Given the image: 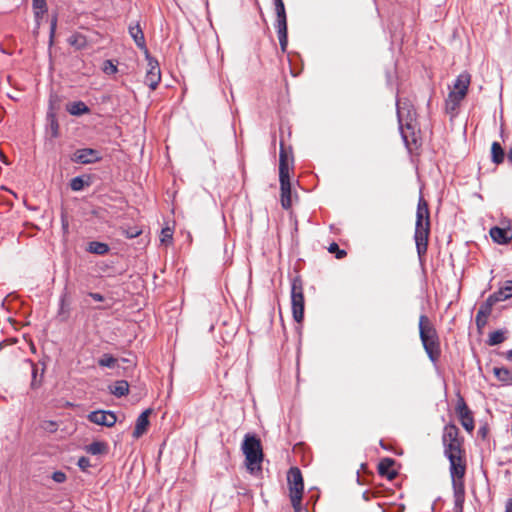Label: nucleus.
Masks as SVG:
<instances>
[{"instance_id":"obj_1","label":"nucleus","mask_w":512,"mask_h":512,"mask_svg":"<svg viewBox=\"0 0 512 512\" xmlns=\"http://www.w3.org/2000/svg\"><path fill=\"white\" fill-rule=\"evenodd\" d=\"M430 234V212L427 201L420 196L416 210L414 240L418 257L421 259L427 252Z\"/></svg>"},{"instance_id":"obj_2","label":"nucleus","mask_w":512,"mask_h":512,"mask_svg":"<svg viewBox=\"0 0 512 512\" xmlns=\"http://www.w3.org/2000/svg\"><path fill=\"white\" fill-rule=\"evenodd\" d=\"M471 82V75L464 71L460 73L453 84V89L450 90L447 99L445 100V107L447 113L456 111L461 101L466 97L469 85Z\"/></svg>"},{"instance_id":"obj_3","label":"nucleus","mask_w":512,"mask_h":512,"mask_svg":"<svg viewBox=\"0 0 512 512\" xmlns=\"http://www.w3.org/2000/svg\"><path fill=\"white\" fill-rule=\"evenodd\" d=\"M396 112L399 124V130L401 132L402 139L406 146L409 145L408 135L404 131V127L407 130H412V134L414 135V126L413 121L415 120L416 111L411 104L410 100L407 98L397 99L396 100Z\"/></svg>"},{"instance_id":"obj_4","label":"nucleus","mask_w":512,"mask_h":512,"mask_svg":"<svg viewBox=\"0 0 512 512\" xmlns=\"http://www.w3.org/2000/svg\"><path fill=\"white\" fill-rule=\"evenodd\" d=\"M242 451L245 455V462L248 470L254 471V465H259L263 460V451L260 439L251 433L244 436L242 442ZM260 469V466H258Z\"/></svg>"},{"instance_id":"obj_5","label":"nucleus","mask_w":512,"mask_h":512,"mask_svg":"<svg viewBox=\"0 0 512 512\" xmlns=\"http://www.w3.org/2000/svg\"><path fill=\"white\" fill-rule=\"evenodd\" d=\"M291 307L293 319L297 323H301L304 318V293L302 279L297 276L291 281Z\"/></svg>"},{"instance_id":"obj_6","label":"nucleus","mask_w":512,"mask_h":512,"mask_svg":"<svg viewBox=\"0 0 512 512\" xmlns=\"http://www.w3.org/2000/svg\"><path fill=\"white\" fill-rule=\"evenodd\" d=\"M276 12L275 28L277 30L279 44L282 52H286L288 46L287 15L283 0H273Z\"/></svg>"},{"instance_id":"obj_7","label":"nucleus","mask_w":512,"mask_h":512,"mask_svg":"<svg viewBox=\"0 0 512 512\" xmlns=\"http://www.w3.org/2000/svg\"><path fill=\"white\" fill-rule=\"evenodd\" d=\"M456 413L460 420L461 425L467 432H472L474 430V418L471 410L467 406L464 398L461 395H458L457 403H456Z\"/></svg>"},{"instance_id":"obj_8","label":"nucleus","mask_w":512,"mask_h":512,"mask_svg":"<svg viewBox=\"0 0 512 512\" xmlns=\"http://www.w3.org/2000/svg\"><path fill=\"white\" fill-rule=\"evenodd\" d=\"M102 160L101 153L93 148L77 149L71 156V161L77 164H94Z\"/></svg>"},{"instance_id":"obj_9","label":"nucleus","mask_w":512,"mask_h":512,"mask_svg":"<svg viewBox=\"0 0 512 512\" xmlns=\"http://www.w3.org/2000/svg\"><path fill=\"white\" fill-rule=\"evenodd\" d=\"M450 463V475L452 479V488H457L458 485H461L464 488L463 478L465 476L466 465L462 460V456L452 457V459H448Z\"/></svg>"},{"instance_id":"obj_10","label":"nucleus","mask_w":512,"mask_h":512,"mask_svg":"<svg viewBox=\"0 0 512 512\" xmlns=\"http://www.w3.org/2000/svg\"><path fill=\"white\" fill-rule=\"evenodd\" d=\"M146 59L148 61V70L145 75V84L151 89L155 90L158 84L161 81V70L159 67V63L156 59L146 54Z\"/></svg>"},{"instance_id":"obj_11","label":"nucleus","mask_w":512,"mask_h":512,"mask_svg":"<svg viewBox=\"0 0 512 512\" xmlns=\"http://www.w3.org/2000/svg\"><path fill=\"white\" fill-rule=\"evenodd\" d=\"M418 328L421 343L439 338L436 328L425 314L420 315Z\"/></svg>"},{"instance_id":"obj_12","label":"nucleus","mask_w":512,"mask_h":512,"mask_svg":"<svg viewBox=\"0 0 512 512\" xmlns=\"http://www.w3.org/2000/svg\"><path fill=\"white\" fill-rule=\"evenodd\" d=\"M289 494H303L304 483L301 470L298 467H291L287 473Z\"/></svg>"},{"instance_id":"obj_13","label":"nucleus","mask_w":512,"mask_h":512,"mask_svg":"<svg viewBox=\"0 0 512 512\" xmlns=\"http://www.w3.org/2000/svg\"><path fill=\"white\" fill-rule=\"evenodd\" d=\"M88 420L94 424L112 427L117 421V417L113 411H93L88 415Z\"/></svg>"},{"instance_id":"obj_14","label":"nucleus","mask_w":512,"mask_h":512,"mask_svg":"<svg viewBox=\"0 0 512 512\" xmlns=\"http://www.w3.org/2000/svg\"><path fill=\"white\" fill-rule=\"evenodd\" d=\"M281 205L284 209L291 207V183L289 175H280Z\"/></svg>"},{"instance_id":"obj_15","label":"nucleus","mask_w":512,"mask_h":512,"mask_svg":"<svg viewBox=\"0 0 512 512\" xmlns=\"http://www.w3.org/2000/svg\"><path fill=\"white\" fill-rule=\"evenodd\" d=\"M489 234L492 240L499 245H505L512 240L511 227L501 228L494 226L490 229Z\"/></svg>"},{"instance_id":"obj_16","label":"nucleus","mask_w":512,"mask_h":512,"mask_svg":"<svg viewBox=\"0 0 512 512\" xmlns=\"http://www.w3.org/2000/svg\"><path fill=\"white\" fill-rule=\"evenodd\" d=\"M128 32L131 38L134 40L136 46L139 49L144 50L145 53L147 54L148 49L146 46L145 36L140 24L138 22H136L135 24H130L128 27Z\"/></svg>"},{"instance_id":"obj_17","label":"nucleus","mask_w":512,"mask_h":512,"mask_svg":"<svg viewBox=\"0 0 512 512\" xmlns=\"http://www.w3.org/2000/svg\"><path fill=\"white\" fill-rule=\"evenodd\" d=\"M429 360L436 365L441 356L440 340H430L422 343Z\"/></svg>"},{"instance_id":"obj_18","label":"nucleus","mask_w":512,"mask_h":512,"mask_svg":"<svg viewBox=\"0 0 512 512\" xmlns=\"http://www.w3.org/2000/svg\"><path fill=\"white\" fill-rule=\"evenodd\" d=\"M395 464L393 458H383L378 464V473L382 477H386L388 480H393L397 476V471L392 469Z\"/></svg>"},{"instance_id":"obj_19","label":"nucleus","mask_w":512,"mask_h":512,"mask_svg":"<svg viewBox=\"0 0 512 512\" xmlns=\"http://www.w3.org/2000/svg\"><path fill=\"white\" fill-rule=\"evenodd\" d=\"M492 308L493 305H491L487 300L481 304L475 318V323L479 330L486 326L487 317L491 314Z\"/></svg>"},{"instance_id":"obj_20","label":"nucleus","mask_w":512,"mask_h":512,"mask_svg":"<svg viewBox=\"0 0 512 512\" xmlns=\"http://www.w3.org/2000/svg\"><path fill=\"white\" fill-rule=\"evenodd\" d=\"M151 410L150 409H147L145 411H143L137 418L136 420V425H135V428H134V431H133V437L134 438H139L141 437L147 430L148 426H149V414H150Z\"/></svg>"},{"instance_id":"obj_21","label":"nucleus","mask_w":512,"mask_h":512,"mask_svg":"<svg viewBox=\"0 0 512 512\" xmlns=\"http://www.w3.org/2000/svg\"><path fill=\"white\" fill-rule=\"evenodd\" d=\"M92 184L91 175H79L70 180L69 186L72 191L78 192Z\"/></svg>"},{"instance_id":"obj_22","label":"nucleus","mask_w":512,"mask_h":512,"mask_svg":"<svg viewBox=\"0 0 512 512\" xmlns=\"http://www.w3.org/2000/svg\"><path fill=\"white\" fill-rule=\"evenodd\" d=\"M289 175V155L283 141L280 142L279 151V176Z\"/></svg>"},{"instance_id":"obj_23","label":"nucleus","mask_w":512,"mask_h":512,"mask_svg":"<svg viewBox=\"0 0 512 512\" xmlns=\"http://www.w3.org/2000/svg\"><path fill=\"white\" fill-rule=\"evenodd\" d=\"M47 120V131L50 132L51 138H57L59 136V123L57 116L52 108L49 109L46 116Z\"/></svg>"},{"instance_id":"obj_24","label":"nucleus","mask_w":512,"mask_h":512,"mask_svg":"<svg viewBox=\"0 0 512 512\" xmlns=\"http://www.w3.org/2000/svg\"><path fill=\"white\" fill-rule=\"evenodd\" d=\"M458 436H459L458 427L453 423H449V424L445 425V427H444L443 435H442V442L443 443L462 442Z\"/></svg>"},{"instance_id":"obj_25","label":"nucleus","mask_w":512,"mask_h":512,"mask_svg":"<svg viewBox=\"0 0 512 512\" xmlns=\"http://www.w3.org/2000/svg\"><path fill=\"white\" fill-rule=\"evenodd\" d=\"M453 496H454V512H463L464 501H465V487L462 488L461 485H458L457 488H453Z\"/></svg>"},{"instance_id":"obj_26","label":"nucleus","mask_w":512,"mask_h":512,"mask_svg":"<svg viewBox=\"0 0 512 512\" xmlns=\"http://www.w3.org/2000/svg\"><path fill=\"white\" fill-rule=\"evenodd\" d=\"M66 110L73 116H81L90 112V108L83 101H74L66 106Z\"/></svg>"},{"instance_id":"obj_27","label":"nucleus","mask_w":512,"mask_h":512,"mask_svg":"<svg viewBox=\"0 0 512 512\" xmlns=\"http://www.w3.org/2000/svg\"><path fill=\"white\" fill-rule=\"evenodd\" d=\"M461 445H462V442L443 443L445 457L447 459H452V457L461 456V453H462Z\"/></svg>"},{"instance_id":"obj_28","label":"nucleus","mask_w":512,"mask_h":512,"mask_svg":"<svg viewBox=\"0 0 512 512\" xmlns=\"http://www.w3.org/2000/svg\"><path fill=\"white\" fill-rule=\"evenodd\" d=\"M494 376L504 385H512V371L506 367H494Z\"/></svg>"},{"instance_id":"obj_29","label":"nucleus","mask_w":512,"mask_h":512,"mask_svg":"<svg viewBox=\"0 0 512 512\" xmlns=\"http://www.w3.org/2000/svg\"><path fill=\"white\" fill-rule=\"evenodd\" d=\"M110 393L120 398L128 394L129 383L126 380H118L113 385L109 386Z\"/></svg>"},{"instance_id":"obj_30","label":"nucleus","mask_w":512,"mask_h":512,"mask_svg":"<svg viewBox=\"0 0 512 512\" xmlns=\"http://www.w3.org/2000/svg\"><path fill=\"white\" fill-rule=\"evenodd\" d=\"M505 159V151L502 148L501 144L497 141H494L491 145V160L494 164L499 165L503 163Z\"/></svg>"},{"instance_id":"obj_31","label":"nucleus","mask_w":512,"mask_h":512,"mask_svg":"<svg viewBox=\"0 0 512 512\" xmlns=\"http://www.w3.org/2000/svg\"><path fill=\"white\" fill-rule=\"evenodd\" d=\"M110 247L107 243L99 241H91L88 243L86 251L96 255H105L109 252Z\"/></svg>"},{"instance_id":"obj_32","label":"nucleus","mask_w":512,"mask_h":512,"mask_svg":"<svg viewBox=\"0 0 512 512\" xmlns=\"http://www.w3.org/2000/svg\"><path fill=\"white\" fill-rule=\"evenodd\" d=\"M85 451L91 455H99L108 451V445L103 441H93L85 446Z\"/></svg>"},{"instance_id":"obj_33","label":"nucleus","mask_w":512,"mask_h":512,"mask_svg":"<svg viewBox=\"0 0 512 512\" xmlns=\"http://www.w3.org/2000/svg\"><path fill=\"white\" fill-rule=\"evenodd\" d=\"M506 340L505 331L496 330L489 334L487 344L489 346H496L503 343Z\"/></svg>"},{"instance_id":"obj_34","label":"nucleus","mask_w":512,"mask_h":512,"mask_svg":"<svg viewBox=\"0 0 512 512\" xmlns=\"http://www.w3.org/2000/svg\"><path fill=\"white\" fill-rule=\"evenodd\" d=\"M58 23V14L53 13L50 17V30H49V46L51 47L54 44V37L57 29Z\"/></svg>"},{"instance_id":"obj_35","label":"nucleus","mask_w":512,"mask_h":512,"mask_svg":"<svg viewBox=\"0 0 512 512\" xmlns=\"http://www.w3.org/2000/svg\"><path fill=\"white\" fill-rule=\"evenodd\" d=\"M509 299L505 293L503 292V290L501 289V287L495 291L494 293L490 294L488 296V298L486 299L491 305H495L496 303L500 302V301H505Z\"/></svg>"},{"instance_id":"obj_36","label":"nucleus","mask_w":512,"mask_h":512,"mask_svg":"<svg viewBox=\"0 0 512 512\" xmlns=\"http://www.w3.org/2000/svg\"><path fill=\"white\" fill-rule=\"evenodd\" d=\"M116 358L111 354H104L99 360L98 365L101 367L114 368L116 364Z\"/></svg>"},{"instance_id":"obj_37","label":"nucleus","mask_w":512,"mask_h":512,"mask_svg":"<svg viewBox=\"0 0 512 512\" xmlns=\"http://www.w3.org/2000/svg\"><path fill=\"white\" fill-rule=\"evenodd\" d=\"M289 497L291 500V504L294 508V511L301 512V509H302L301 501H302L303 494H289Z\"/></svg>"},{"instance_id":"obj_38","label":"nucleus","mask_w":512,"mask_h":512,"mask_svg":"<svg viewBox=\"0 0 512 512\" xmlns=\"http://www.w3.org/2000/svg\"><path fill=\"white\" fill-rule=\"evenodd\" d=\"M66 297H67V289L65 288L64 289V292L62 293V295L60 296V308H59V311H58V315L59 316H62L64 314H66V316L63 318L66 319V317L68 316V309H65L66 307Z\"/></svg>"},{"instance_id":"obj_39","label":"nucleus","mask_w":512,"mask_h":512,"mask_svg":"<svg viewBox=\"0 0 512 512\" xmlns=\"http://www.w3.org/2000/svg\"><path fill=\"white\" fill-rule=\"evenodd\" d=\"M328 251H329L330 253H335V254H336V258H337V259H342V258H344V257L346 256V254H347V253H346V251H345V250H343V249H340V248H339V246H338V244H337V243H335V242H333V243H331V244L329 245V247H328Z\"/></svg>"},{"instance_id":"obj_40","label":"nucleus","mask_w":512,"mask_h":512,"mask_svg":"<svg viewBox=\"0 0 512 512\" xmlns=\"http://www.w3.org/2000/svg\"><path fill=\"white\" fill-rule=\"evenodd\" d=\"M33 11H40L46 13L48 11L46 0H32Z\"/></svg>"},{"instance_id":"obj_41","label":"nucleus","mask_w":512,"mask_h":512,"mask_svg":"<svg viewBox=\"0 0 512 512\" xmlns=\"http://www.w3.org/2000/svg\"><path fill=\"white\" fill-rule=\"evenodd\" d=\"M102 70L107 75L114 74L118 71L117 66L113 63L112 60H105Z\"/></svg>"},{"instance_id":"obj_42","label":"nucleus","mask_w":512,"mask_h":512,"mask_svg":"<svg viewBox=\"0 0 512 512\" xmlns=\"http://www.w3.org/2000/svg\"><path fill=\"white\" fill-rule=\"evenodd\" d=\"M161 236L162 243H171L173 240V231L169 227L163 228Z\"/></svg>"},{"instance_id":"obj_43","label":"nucleus","mask_w":512,"mask_h":512,"mask_svg":"<svg viewBox=\"0 0 512 512\" xmlns=\"http://www.w3.org/2000/svg\"><path fill=\"white\" fill-rule=\"evenodd\" d=\"M125 236L129 239L138 237L141 234V230L137 226L129 227L125 231Z\"/></svg>"},{"instance_id":"obj_44","label":"nucleus","mask_w":512,"mask_h":512,"mask_svg":"<svg viewBox=\"0 0 512 512\" xmlns=\"http://www.w3.org/2000/svg\"><path fill=\"white\" fill-rule=\"evenodd\" d=\"M77 465L83 472H87L88 469L91 467L89 458L85 456H82L78 459Z\"/></svg>"},{"instance_id":"obj_45","label":"nucleus","mask_w":512,"mask_h":512,"mask_svg":"<svg viewBox=\"0 0 512 512\" xmlns=\"http://www.w3.org/2000/svg\"><path fill=\"white\" fill-rule=\"evenodd\" d=\"M98 271L102 274H106L107 276H111L112 274L109 272L110 269L113 268L112 263L100 262L97 265Z\"/></svg>"},{"instance_id":"obj_46","label":"nucleus","mask_w":512,"mask_h":512,"mask_svg":"<svg viewBox=\"0 0 512 512\" xmlns=\"http://www.w3.org/2000/svg\"><path fill=\"white\" fill-rule=\"evenodd\" d=\"M501 289L505 293V295L508 298L512 297V280H507L504 282V284L501 286Z\"/></svg>"},{"instance_id":"obj_47","label":"nucleus","mask_w":512,"mask_h":512,"mask_svg":"<svg viewBox=\"0 0 512 512\" xmlns=\"http://www.w3.org/2000/svg\"><path fill=\"white\" fill-rule=\"evenodd\" d=\"M52 479L56 483H63L66 480V474L64 472H62V471H55L52 474Z\"/></svg>"},{"instance_id":"obj_48","label":"nucleus","mask_w":512,"mask_h":512,"mask_svg":"<svg viewBox=\"0 0 512 512\" xmlns=\"http://www.w3.org/2000/svg\"><path fill=\"white\" fill-rule=\"evenodd\" d=\"M33 12H34L36 28L39 29L40 25H41V19L43 18L45 13H41L40 11H33Z\"/></svg>"},{"instance_id":"obj_49","label":"nucleus","mask_w":512,"mask_h":512,"mask_svg":"<svg viewBox=\"0 0 512 512\" xmlns=\"http://www.w3.org/2000/svg\"><path fill=\"white\" fill-rule=\"evenodd\" d=\"M88 296L91 297L93 300L98 301V302H102V301L105 300L104 296L102 294H100V293H97V292H89Z\"/></svg>"},{"instance_id":"obj_50","label":"nucleus","mask_w":512,"mask_h":512,"mask_svg":"<svg viewBox=\"0 0 512 512\" xmlns=\"http://www.w3.org/2000/svg\"><path fill=\"white\" fill-rule=\"evenodd\" d=\"M36 376H37V368L36 367H33L32 369V382H31V388L35 389L37 387H39V384H37L36 382Z\"/></svg>"},{"instance_id":"obj_51","label":"nucleus","mask_w":512,"mask_h":512,"mask_svg":"<svg viewBox=\"0 0 512 512\" xmlns=\"http://www.w3.org/2000/svg\"><path fill=\"white\" fill-rule=\"evenodd\" d=\"M505 512H512V498H509L505 505Z\"/></svg>"},{"instance_id":"obj_52","label":"nucleus","mask_w":512,"mask_h":512,"mask_svg":"<svg viewBox=\"0 0 512 512\" xmlns=\"http://www.w3.org/2000/svg\"><path fill=\"white\" fill-rule=\"evenodd\" d=\"M24 205L27 207V209H29L31 211H37L39 209L38 206L29 205L26 201H24Z\"/></svg>"},{"instance_id":"obj_53","label":"nucleus","mask_w":512,"mask_h":512,"mask_svg":"<svg viewBox=\"0 0 512 512\" xmlns=\"http://www.w3.org/2000/svg\"><path fill=\"white\" fill-rule=\"evenodd\" d=\"M507 360H512V348L505 353Z\"/></svg>"},{"instance_id":"obj_54","label":"nucleus","mask_w":512,"mask_h":512,"mask_svg":"<svg viewBox=\"0 0 512 512\" xmlns=\"http://www.w3.org/2000/svg\"><path fill=\"white\" fill-rule=\"evenodd\" d=\"M507 159L512 164V147L509 149L507 153Z\"/></svg>"},{"instance_id":"obj_55","label":"nucleus","mask_w":512,"mask_h":512,"mask_svg":"<svg viewBox=\"0 0 512 512\" xmlns=\"http://www.w3.org/2000/svg\"><path fill=\"white\" fill-rule=\"evenodd\" d=\"M486 427H481L478 431L479 434H481L483 437L486 435Z\"/></svg>"},{"instance_id":"obj_56","label":"nucleus","mask_w":512,"mask_h":512,"mask_svg":"<svg viewBox=\"0 0 512 512\" xmlns=\"http://www.w3.org/2000/svg\"><path fill=\"white\" fill-rule=\"evenodd\" d=\"M49 425H52V429H50L51 431H55L56 430V426H57L56 422L49 421Z\"/></svg>"},{"instance_id":"obj_57","label":"nucleus","mask_w":512,"mask_h":512,"mask_svg":"<svg viewBox=\"0 0 512 512\" xmlns=\"http://www.w3.org/2000/svg\"><path fill=\"white\" fill-rule=\"evenodd\" d=\"M62 226H63V229H67L68 228V223L63 220L62 221Z\"/></svg>"},{"instance_id":"obj_58","label":"nucleus","mask_w":512,"mask_h":512,"mask_svg":"<svg viewBox=\"0 0 512 512\" xmlns=\"http://www.w3.org/2000/svg\"><path fill=\"white\" fill-rule=\"evenodd\" d=\"M38 30H39V29H37V28L35 27V29H34L33 33H34V34H37V33H38Z\"/></svg>"},{"instance_id":"obj_59","label":"nucleus","mask_w":512,"mask_h":512,"mask_svg":"<svg viewBox=\"0 0 512 512\" xmlns=\"http://www.w3.org/2000/svg\"><path fill=\"white\" fill-rule=\"evenodd\" d=\"M380 444H381V446H382L384 449H386V447L384 446V443H383V441H382V440L380 441Z\"/></svg>"}]
</instances>
